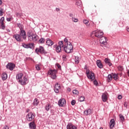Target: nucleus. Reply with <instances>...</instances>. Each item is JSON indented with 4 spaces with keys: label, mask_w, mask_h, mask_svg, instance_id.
Returning <instances> with one entry per match:
<instances>
[{
    "label": "nucleus",
    "mask_w": 129,
    "mask_h": 129,
    "mask_svg": "<svg viewBox=\"0 0 129 129\" xmlns=\"http://www.w3.org/2000/svg\"><path fill=\"white\" fill-rule=\"evenodd\" d=\"M72 129H77V127L75 126V125H73L72 124Z\"/></svg>",
    "instance_id": "obj_50"
},
{
    "label": "nucleus",
    "mask_w": 129,
    "mask_h": 129,
    "mask_svg": "<svg viewBox=\"0 0 129 129\" xmlns=\"http://www.w3.org/2000/svg\"><path fill=\"white\" fill-rule=\"evenodd\" d=\"M5 17H2L1 19H0V23L2 24H5Z\"/></svg>",
    "instance_id": "obj_39"
},
{
    "label": "nucleus",
    "mask_w": 129,
    "mask_h": 129,
    "mask_svg": "<svg viewBox=\"0 0 129 129\" xmlns=\"http://www.w3.org/2000/svg\"><path fill=\"white\" fill-rule=\"evenodd\" d=\"M111 80H112V75L109 74L108 75V78H107V81H108V82H110V81H111Z\"/></svg>",
    "instance_id": "obj_29"
},
{
    "label": "nucleus",
    "mask_w": 129,
    "mask_h": 129,
    "mask_svg": "<svg viewBox=\"0 0 129 129\" xmlns=\"http://www.w3.org/2000/svg\"><path fill=\"white\" fill-rule=\"evenodd\" d=\"M7 32H8L9 33H10V32H11V30H10V29H7Z\"/></svg>",
    "instance_id": "obj_59"
},
{
    "label": "nucleus",
    "mask_w": 129,
    "mask_h": 129,
    "mask_svg": "<svg viewBox=\"0 0 129 129\" xmlns=\"http://www.w3.org/2000/svg\"><path fill=\"white\" fill-rule=\"evenodd\" d=\"M39 104V101L37 99H35L34 101H33V105L34 106H37Z\"/></svg>",
    "instance_id": "obj_27"
},
{
    "label": "nucleus",
    "mask_w": 129,
    "mask_h": 129,
    "mask_svg": "<svg viewBox=\"0 0 129 129\" xmlns=\"http://www.w3.org/2000/svg\"><path fill=\"white\" fill-rule=\"evenodd\" d=\"M7 22H11V21H12V18H7Z\"/></svg>",
    "instance_id": "obj_47"
},
{
    "label": "nucleus",
    "mask_w": 129,
    "mask_h": 129,
    "mask_svg": "<svg viewBox=\"0 0 129 129\" xmlns=\"http://www.w3.org/2000/svg\"><path fill=\"white\" fill-rule=\"evenodd\" d=\"M76 103V101H75V100H73L71 102L72 105H75Z\"/></svg>",
    "instance_id": "obj_42"
},
{
    "label": "nucleus",
    "mask_w": 129,
    "mask_h": 129,
    "mask_svg": "<svg viewBox=\"0 0 129 129\" xmlns=\"http://www.w3.org/2000/svg\"><path fill=\"white\" fill-rule=\"evenodd\" d=\"M2 4H3V1H2V0H0V6L1 5H2Z\"/></svg>",
    "instance_id": "obj_57"
},
{
    "label": "nucleus",
    "mask_w": 129,
    "mask_h": 129,
    "mask_svg": "<svg viewBox=\"0 0 129 129\" xmlns=\"http://www.w3.org/2000/svg\"><path fill=\"white\" fill-rule=\"evenodd\" d=\"M19 82L20 83V84H21V85H26V84H27L29 81H28L27 77H24L22 80H19Z\"/></svg>",
    "instance_id": "obj_10"
},
{
    "label": "nucleus",
    "mask_w": 129,
    "mask_h": 129,
    "mask_svg": "<svg viewBox=\"0 0 129 129\" xmlns=\"http://www.w3.org/2000/svg\"><path fill=\"white\" fill-rule=\"evenodd\" d=\"M118 69L119 71H122V70H123V68L121 66L118 67Z\"/></svg>",
    "instance_id": "obj_43"
},
{
    "label": "nucleus",
    "mask_w": 129,
    "mask_h": 129,
    "mask_svg": "<svg viewBox=\"0 0 129 129\" xmlns=\"http://www.w3.org/2000/svg\"><path fill=\"white\" fill-rule=\"evenodd\" d=\"M93 82H94V85H96V86L98 85V82H97V81H96V80H95Z\"/></svg>",
    "instance_id": "obj_44"
},
{
    "label": "nucleus",
    "mask_w": 129,
    "mask_h": 129,
    "mask_svg": "<svg viewBox=\"0 0 129 129\" xmlns=\"http://www.w3.org/2000/svg\"><path fill=\"white\" fill-rule=\"evenodd\" d=\"M1 27L2 30H5L6 29V26H5V24H1Z\"/></svg>",
    "instance_id": "obj_40"
},
{
    "label": "nucleus",
    "mask_w": 129,
    "mask_h": 129,
    "mask_svg": "<svg viewBox=\"0 0 129 129\" xmlns=\"http://www.w3.org/2000/svg\"><path fill=\"white\" fill-rule=\"evenodd\" d=\"M30 112V109H27L26 110V112Z\"/></svg>",
    "instance_id": "obj_55"
},
{
    "label": "nucleus",
    "mask_w": 129,
    "mask_h": 129,
    "mask_svg": "<svg viewBox=\"0 0 129 129\" xmlns=\"http://www.w3.org/2000/svg\"><path fill=\"white\" fill-rule=\"evenodd\" d=\"M117 98L118 99H121V98H122V96H121V95H119L118 96Z\"/></svg>",
    "instance_id": "obj_48"
},
{
    "label": "nucleus",
    "mask_w": 129,
    "mask_h": 129,
    "mask_svg": "<svg viewBox=\"0 0 129 129\" xmlns=\"http://www.w3.org/2000/svg\"><path fill=\"white\" fill-rule=\"evenodd\" d=\"M19 35L21 36L23 40H26L27 39V35H26V31L25 30H23L22 28L20 29V32Z\"/></svg>",
    "instance_id": "obj_9"
},
{
    "label": "nucleus",
    "mask_w": 129,
    "mask_h": 129,
    "mask_svg": "<svg viewBox=\"0 0 129 129\" xmlns=\"http://www.w3.org/2000/svg\"><path fill=\"white\" fill-rule=\"evenodd\" d=\"M56 12H59L60 11V9L56 8Z\"/></svg>",
    "instance_id": "obj_53"
},
{
    "label": "nucleus",
    "mask_w": 129,
    "mask_h": 129,
    "mask_svg": "<svg viewBox=\"0 0 129 129\" xmlns=\"http://www.w3.org/2000/svg\"><path fill=\"white\" fill-rule=\"evenodd\" d=\"M83 22L85 25H87L89 23V21L86 19H84Z\"/></svg>",
    "instance_id": "obj_41"
},
{
    "label": "nucleus",
    "mask_w": 129,
    "mask_h": 129,
    "mask_svg": "<svg viewBox=\"0 0 129 129\" xmlns=\"http://www.w3.org/2000/svg\"><path fill=\"white\" fill-rule=\"evenodd\" d=\"M29 128L30 129H36V126L35 123V121H33L29 123Z\"/></svg>",
    "instance_id": "obj_17"
},
{
    "label": "nucleus",
    "mask_w": 129,
    "mask_h": 129,
    "mask_svg": "<svg viewBox=\"0 0 129 129\" xmlns=\"http://www.w3.org/2000/svg\"><path fill=\"white\" fill-rule=\"evenodd\" d=\"M115 121H114V119H112L110 121L109 126L110 128H113V126H114V124H115Z\"/></svg>",
    "instance_id": "obj_19"
},
{
    "label": "nucleus",
    "mask_w": 129,
    "mask_h": 129,
    "mask_svg": "<svg viewBox=\"0 0 129 129\" xmlns=\"http://www.w3.org/2000/svg\"><path fill=\"white\" fill-rule=\"evenodd\" d=\"M96 63L99 68H100V69L103 68V65L102 64V63H101V61H100V60H97Z\"/></svg>",
    "instance_id": "obj_20"
},
{
    "label": "nucleus",
    "mask_w": 129,
    "mask_h": 129,
    "mask_svg": "<svg viewBox=\"0 0 129 129\" xmlns=\"http://www.w3.org/2000/svg\"><path fill=\"white\" fill-rule=\"evenodd\" d=\"M124 107H127V102H124Z\"/></svg>",
    "instance_id": "obj_49"
},
{
    "label": "nucleus",
    "mask_w": 129,
    "mask_h": 129,
    "mask_svg": "<svg viewBox=\"0 0 129 129\" xmlns=\"http://www.w3.org/2000/svg\"><path fill=\"white\" fill-rule=\"evenodd\" d=\"M35 116H36V114L31 112L28 113L26 117L28 121H32L35 118Z\"/></svg>",
    "instance_id": "obj_6"
},
{
    "label": "nucleus",
    "mask_w": 129,
    "mask_h": 129,
    "mask_svg": "<svg viewBox=\"0 0 129 129\" xmlns=\"http://www.w3.org/2000/svg\"><path fill=\"white\" fill-rule=\"evenodd\" d=\"M62 58L63 59H64V60H65V59H66V55H62Z\"/></svg>",
    "instance_id": "obj_52"
},
{
    "label": "nucleus",
    "mask_w": 129,
    "mask_h": 129,
    "mask_svg": "<svg viewBox=\"0 0 129 129\" xmlns=\"http://www.w3.org/2000/svg\"><path fill=\"white\" fill-rule=\"evenodd\" d=\"M100 43L103 45H106L107 44V39L104 36H102L100 38Z\"/></svg>",
    "instance_id": "obj_12"
},
{
    "label": "nucleus",
    "mask_w": 129,
    "mask_h": 129,
    "mask_svg": "<svg viewBox=\"0 0 129 129\" xmlns=\"http://www.w3.org/2000/svg\"><path fill=\"white\" fill-rule=\"evenodd\" d=\"M70 17H73V14H70Z\"/></svg>",
    "instance_id": "obj_56"
},
{
    "label": "nucleus",
    "mask_w": 129,
    "mask_h": 129,
    "mask_svg": "<svg viewBox=\"0 0 129 129\" xmlns=\"http://www.w3.org/2000/svg\"><path fill=\"white\" fill-rule=\"evenodd\" d=\"M62 48L66 53H69L73 52V46L71 43H69V44H63Z\"/></svg>",
    "instance_id": "obj_2"
},
{
    "label": "nucleus",
    "mask_w": 129,
    "mask_h": 129,
    "mask_svg": "<svg viewBox=\"0 0 129 129\" xmlns=\"http://www.w3.org/2000/svg\"><path fill=\"white\" fill-rule=\"evenodd\" d=\"M68 91H69V92L71 91V89H70V88H69L68 89Z\"/></svg>",
    "instance_id": "obj_54"
},
{
    "label": "nucleus",
    "mask_w": 129,
    "mask_h": 129,
    "mask_svg": "<svg viewBox=\"0 0 129 129\" xmlns=\"http://www.w3.org/2000/svg\"><path fill=\"white\" fill-rule=\"evenodd\" d=\"M119 117L121 121H123V120H124V117L121 114L119 115Z\"/></svg>",
    "instance_id": "obj_34"
},
{
    "label": "nucleus",
    "mask_w": 129,
    "mask_h": 129,
    "mask_svg": "<svg viewBox=\"0 0 129 129\" xmlns=\"http://www.w3.org/2000/svg\"><path fill=\"white\" fill-rule=\"evenodd\" d=\"M13 37H14L15 39H16V40L18 42H23V40H24V39L22 37V36L19 34H15L13 36Z\"/></svg>",
    "instance_id": "obj_13"
},
{
    "label": "nucleus",
    "mask_w": 129,
    "mask_h": 129,
    "mask_svg": "<svg viewBox=\"0 0 129 129\" xmlns=\"http://www.w3.org/2000/svg\"><path fill=\"white\" fill-rule=\"evenodd\" d=\"M63 42H64L63 45H68V44H69V43H71V42L68 41V39H67V38H65L63 39Z\"/></svg>",
    "instance_id": "obj_28"
},
{
    "label": "nucleus",
    "mask_w": 129,
    "mask_h": 129,
    "mask_svg": "<svg viewBox=\"0 0 129 129\" xmlns=\"http://www.w3.org/2000/svg\"><path fill=\"white\" fill-rule=\"evenodd\" d=\"M87 26L88 27H89V26H90V24H88V25H87Z\"/></svg>",
    "instance_id": "obj_60"
},
{
    "label": "nucleus",
    "mask_w": 129,
    "mask_h": 129,
    "mask_svg": "<svg viewBox=\"0 0 129 129\" xmlns=\"http://www.w3.org/2000/svg\"><path fill=\"white\" fill-rule=\"evenodd\" d=\"M67 129H72V124L71 123H69L67 126Z\"/></svg>",
    "instance_id": "obj_35"
},
{
    "label": "nucleus",
    "mask_w": 129,
    "mask_h": 129,
    "mask_svg": "<svg viewBox=\"0 0 129 129\" xmlns=\"http://www.w3.org/2000/svg\"><path fill=\"white\" fill-rule=\"evenodd\" d=\"M58 104L59 106H61V107L64 106L66 105V100L64 98L60 99L58 101Z\"/></svg>",
    "instance_id": "obj_11"
},
{
    "label": "nucleus",
    "mask_w": 129,
    "mask_h": 129,
    "mask_svg": "<svg viewBox=\"0 0 129 129\" xmlns=\"http://www.w3.org/2000/svg\"><path fill=\"white\" fill-rule=\"evenodd\" d=\"M2 78L3 80H6L8 78V74L6 73H3L2 74Z\"/></svg>",
    "instance_id": "obj_24"
},
{
    "label": "nucleus",
    "mask_w": 129,
    "mask_h": 129,
    "mask_svg": "<svg viewBox=\"0 0 129 129\" xmlns=\"http://www.w3.org/2000/svg\"><path fill=\"white\" fill-rule=\"evenodd\" d=\"M73 94H76V95H78V94H79V92L77 90H74L73 91Z\"/></svg>",
    "instance_id": "obj_37"
},
{
    "label": "nucleus",
    "mask_w": 129,
    "mask_h": 129,
    "mask_svg": "<svg viewBox=\"0 0 129 129\" xmlns=\"http://www.w3.org/2000/svg\"><path fill=\"white\" fill-rule=\"evenodd\" d=\"M104 62L107 64V65H108L110 67L111 66V65H112L111 62H110V59L107 58H105Z\"/></svg>",
    "instance_id": "obj_22"
},
{
    "label": "nucleus",
    "mask_w": 129,
    "mask_h": 129,
    "mask_svg": "<svg viewBox=\"0 0 129 129\" xmlns=\"http://www.w3.org/2000/svg\"><path fill=\"white\" fill-rule=\"evenodd\" d=\"M4 12H3V9L0 8V16H3Z\"/></svg>",
    "instance_id": "obj_45"
},
{
    "label": "nucleus",
    "mask_w": 129,
    "mask_h": 129,
    "mask_svg": "<svg viewBox=\"0 0 129 129\" xmlns=\"http://www.w3.org/2000/svg\"><path fill=\"white\" fill-rule=\"evenodd\" d=\"M102 101L105 102L107 100V95L105 93H103L102 95Z\"/></svg>",
    "instance_id": "obj_21"
},
{
    "label": "nucleus",
    "mask_w": 129,
    "mask_h": 129,
    "mask_svg": "<svg viewBox=\"0 0 129 129\" xmlns=\"http://www.w3.org/2000/svg\"><path fill=\"white\" fill-rule=\"evenodd\" d=\"M15 67V64L12 63H9L7 66V68L10 69L11 71L14 70V68Z\"/></svg>",
    "instance_id": "obj_16"
},
{
    "label": "nucleus",
    "mask_w": 129,
    "mask_h": 129,
    "mask_svg": "<svg viewBox=\"0 0 129 129\" xmlns=\"http://www.w3.org/2000/svg\"><path fill=\"white\" fill-rule=\"evenodd\" d=\"M57 67L59 69H60V68H61V66H60V64H57Z\"/></svg>",
    "instance_id": "obj_51"
},
{
    "label": "nucleus",
    "mask_w": 129,
    "mask_h": 129,
    "mask_svg": "<svg viewBox=\"0 0 129 129\" xmlns=\"http://www.w3.org/2000/svg\"><path fill=\"white\" fill-rule=\"evenodd\" d=\"M85 99V98L84 97V96H81L79 98V101H80V102H82V101H83Z\"/></svg>",
    "instance_id": "obj_36"
},
{
    "label": "nucleus",
    "mask_w": 129,
    "mask_h": 129,
    "mask_svg": "<svg viewBox=\"0 0 129 129\" xmlns=\"http://www.w3.org/2000/svg\"><path fill=\"white\" fill-rule=\"evenodd\" d=\"M92 112L90 109H88L84 112V114L86 115H89V114H91Z\"/></svg>",
    "instance_id": "obj_23"
},
{
    "label": "nucleus",
    "mask_w": 129,
    "mask_h": 129,
    "mask_svg": "<svg viewBox=\"0 0 129 129\" xmlns=\"http://www.w3.org/2000/svg\"><path fill=\"white\" fill-rule=\"evenodd\" d=\"M3 129H10V127L8 125H5Z\"/></svg>",
    "instance_id": "obj_46"
},
{
    "label": "nucleus",
    "mask_w": 129,
    "mask_h": 129,
    "mask_svg": "<svg viewBox=\"0 0 129 129\" xmlns=\"http://www.w3.org/2000/svg\"><path fill=\"white\" fill-rule=\"evenodd\" d=\"M92 33L94 34L95 37L99 38V39H100L103 36V32L100 30L94 31H93Z\"/></svg>",
    "instance_id": "obj_4"
},
{
    "label": "nucleus",
    "mask_w": 129,
    "mask_h": 129,
    "mask_svg": "<svg viewBox=\"0 0 129 129\" xmlns=\"http://www.w3.org/2000/svg\"><path fill=\"white\" fill-rule=\"evenodd\" d=\"M39 43L40 44H44V43H45V38H41L39 40Z\"/></svg>",
    "instance_id": "obj_32"
},
{
    "label": "nucleus",
    "mask_w": 129,
    "mask_h": 129,
    "mask_svg": "<svg viewBox=\"0 0 129 129\" xmlns=\"http://www.w3.org/2000/svg\"><path fill=\"white\" fill-rule=\"evenodd\" d=\"M126 30L127 32H129V27H126Z\"/></svg>",
    "instance_id": "obj_58"
},
{
    "label": "nucleus",
    "mask_w": 129,
    "mask_h": 129,
    "mask_svg": "<svg viewBox=\"0 0 129 129\" xmlns=\"http://www.w3.org/2000/svg\"><path fill=\"white\" fill-rule=\"evenodd\" d=\"M35 51L37 53H38V52H39V53H41V54H47V51L45 50L43 46H40L39 48H36L35 49Z\"/></svg>",
    "instance_id": "obj_8"
},
{
    "label": "nucleus",
    "mask_w": 129,
    "mask_h": 129,
    "mask_svg": "<svg viewBox=\"0 0 129 129\" xmlns=\"http://www.w3.org/2000/svg\"><path fill=\"white\" fill-rule=\"evenodd\" d=\"M53 47L55 48L56 53H61L62 52V48L64 47L63 41H59L58 45H53Z\"/></svg>",
    "instance_id": "obj_3"
},
{
    "label": "nucleus",
    "mask_w": 129,
    "mask_h": 129,
    "mask_svg": "<svg viewBox=\"0 0 129 129\" xmlns=\"http://www.w3.org/2000/svg\"><path fill=\"white\" fill-rule=\"evenodd\" d=\"M23 77V73H20L18 74L16 76V79H21Z\"/></svg>",
    "instance_id": "obj_26"
},
{
    "label": "nucleus",
    "mask_w": 129,
    "mask_h": 129,
    "mask_svg": "<svg viewBox=\"0 0 129 129\" xmlns=\"http://www.w3.org/2000/svg\"><path fill=\"white\" fill-rule=\"evenodd\" d=\"M27 36L29 41L31 42H37L38 40V35L33 34L31 31L27 32Z\"/></svg>",
    "instance_id": "obj_1"
},
{
    "label": "nucleus",
    "mask_w": 129,
    "mask_h": 129,
    "mask_svg": "<svg viewBox=\"0 0 129 129\" xmlns=\"http://www.w3.org/2000/svg\"><path fill=\"white\" fill-rule=\"evenodd\" d=\"M99 129H103L102 127H100Z\"/></svg>",
    "instance_id": "obj_61"
},
{
    "label": "nucleus",
    "mask_w": 129,
    "mask_h": 129,
    "mask_svg": "<svg viewBox=\"0 0 129 129\" xmlns=\"http://www.w3.org/2000/svg\"><path fill=\"white\" fill-rule=\"evenodd\" d=\"M46 43L48 46H51L54 45V42H53L50 38L46 39Z\"/></svg>",
    "instance_id": "obj_18"
},
{
    "label": "nucleus",
    "mask_w": 129,
    "mask_h": 129,
    "mask_svg": "<svg viewBox=\"0 0 129 129\" xmlns=\"http://www.w3.org/2000/svg\"><path fill=\"white\" fill-rule=\"evenodd\" d=\"M22 46H23L24 48H26V49H29V48H30V49H32V48L34 47V44L33 43H29V44L23 43Z\"/></svg>",
    "instance_id": "obj_14"
},
{
    "label": "nucleus",
    "mask_w": 129,
    "mask_h": 129,
    "mask_svg": "<svg viewBox=\"0 0 129 129\" xmlns=\"http://www.w3.org/2000/svg\"><path fill=\"white\" fill-rule=\"evenodd\" d=\"M72 20L73 22H74L75 23H77V22H78V19L76 18L73 17H72Z\"/></svg>",
    "instance_id": "obj_38"
},
{
    "label": "nucleus",
    "mask_w": 129,
    "mask_h": 129,
    "mask_svg": "<svg viewBox=\"0 0 129 129\" xmlns=\"http://www.w3.org/2000/svg\"><path fill=\"white\" fill-rule=\"evenodd\" d=\"M35 68L37 70V71L41 70V64H36Z\"/></svg>",
    "instance_id": "obj_30"
},
{
    "label": "nucleus",
    "mask_w": 129,
    "mask_h": 129,
    "mask_svg": "<svg viewBox=\"0 0 129 129\" xmlns=\"http://www.w3.org/2000/svg\"><path fill=\"white\" fill-rule=\"evenodd\" d=\"M61 89V86L59 84L57 83L54 86V91L55 93H59V90Z\"/></svg>",
    "instance_id": "obj_15"
},
{
    "label": "nucleus",
    "mask_w": 129,
    "mask_h": 129,
    "mask_svg": "<svg viewBox=\"0 0 129 129\" xmlns=\"http://www.w3.org/2000/svg\"><path fill=\"white\" fill-rule=\"evenodd\" d=\"M86 73L88 79H91V80H94V79H95V76L94 75V73L90 72L88 70H87Z\"/></svg>",
    "instance_id": "obj_5"
},
{
    "label": "nucleus",
    "mask_w": 129,
    "mask_h": 129,
    "mask_svg": "<svg viewBox=\"0 0 129 129\" xmlns=\"http://www.w3.org/2000/svg\"><path fill=\"white\" fill-rule=\"evenodd\" d=\"M80 59L78 56H76L75 58V61L76 63V64H78L79 63Z\"/></svg>",
    "instance_id": "obj_33"
},
{
    "label": "nucleus",
    "mask_w": 129,
    "mask_h": 129,
    "mask_svg": "<svg viewBox=\"0 0 129 129\" xmlns=\"http://www.w3.org/2000/svg\"><path fill=\"white\" fill-rule=\"evenodd\" d=\"M57 73V71L56 70H50L49 71H48V74L50 76L51 78H52V79H56V74Z\"/></svg>",
    "instance_id": "obj_7"
},
{
    "label": "nucleus",
    "mask_w": 129,
    "mask_h": 129,
    "mask_svg": "<svg viewBox=\"0 0 129 129\" xmlns=\"http://www.w3.org/2000/svg\"><path fill=\"white\" fill-rule=\"evenodd\" d=\"M51 108V105L50 104H47L46 105L45 109L47 111H49V110Z\"/></svg>",
    "instance_id": "obj_31"
},
{
    "label": "nucleus",
    "mask_w": 129,
    "mask_h": 129,
    "mask_svg": "<svg viewBox=\"0 0 129 129\" xmlns=\"http://www.w3.org/2000/svg\"><path fill=\"white\" fill-rule=\"evenodd\" d=\"M112 77L113 78L114 80H117V79L118 78V75L115 74V73H112Z\"/></svg>",
    "instance_id": "obj_25"
}]
</instances>
